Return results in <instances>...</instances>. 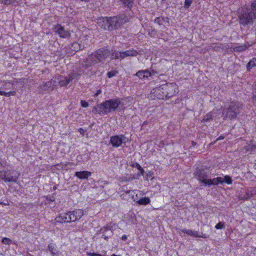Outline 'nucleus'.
Instances as JSON below:
<instances>
[{
    "instance_id": "nucleus-38",
    "label": "nucleus",
    "mask_w": 256,
    "mask_h": 256,
    "mask_svg": "<svg viewBox=\"0 0 256 256\" xmlns=\"http://www.w3.org/2000/svg\"><path fill=\"white\" fill-rule=\"evenodd\" d=\"M182 232L186 234L188 236H192L194 231L191 230L183 229L180 230Z\"/></svg>"
},
{
    "instance_id": "nucleus-52",
    "label": "nucleus",
    "mask_w": 256,
    "mask_h": 256,
    "mask_svg": "<svg viewBox=\"0 0 256 256\" xmlns=\"http://www.w3.org/2000/svg\"><path fill=\"white\" fill-rule=\"evenodd\" d=\"M127 236L126 235H124L122 237V240H126L127 239Z\"/></svg>"
},
{
    "instance_id": "nucleus-3",
    "label": "nucleus",
    "mask_w": 256,
    "mask_h": 256,
    "mask_svg": "<svg viewBox=\"0 0 256 256\" xmlns=\"http://www.w3.org/2000/svg\"><path fill=\"white\" fill-rule=\"evenodd\" d=\"M120 98H116L105 100L100 104L94 106L92 112L100 114H107L116 111L120 104Z\"/></svg>"
},
{
    "instance_id": "nucleus-14",
    "label": "nucleus",
    "mask_w": 256,
    "mask_h": 256,
    "mask_svg": "<svg viewBox=\"0 0 256 256\" xmlns=\"http://www.w3.org/2000/svg\"><path fill=\"white\" fill-rule=\"evenodd\" d=\"M47 250L50 252L52 256H58L60 253L56 244L54 242H50L48 244Z\"/></svg>"
},
{
    "instance_id": "nucleus-61",
    "label": "nucleus",
    "mask_w": 256,
    "mask_h": 256,
    "mask_svg": "<svg viewBox=\"0 0 256 256\" xmlns=\"http://www.w3.org/2000/svg\"><path fill=\"white\" fill-rule=\"evenodd\" d=\"M126 194H129L130 192V190H127L126 192Z\"/></svg>"
},
{
    "instance_id": "nucleus-40",
    "label": "nucleus",
    "mask_w": 256,
    "mask_h": 256,
    "mask_svg": "<svg viewBox=\"0 0 256 256\" xmlns=\"http://www.w3.org/2000/svg\"><path fill=\"white\" fill-rule=\"evenodd\" d=\"M192 2V0H185L184 6L186 8H188Z\"/></svg>"
},
{
    "instance_id": "nucleus-43",
    "label": "nucleus",
    "mask_w": 256,
    "mask_h": 256,
    "mask_svg": "<svg viewBox=\"0 0 256 256\" xmlns=\"http://www.w3.org/2000/svg\"><path fill=\"white\" fill-rule=\"evenodd\" d=\"M202 234H199L198 232L194 231L193 234L192 236H194L196 238H204Z\"/></svg>"
},
{
    "instance_id": "nucleus-22",
    "label": "nucleus",
    "mask_w": 256,
    "mask_h": 256,
    "mask_svg": "<svg viewBox=\"0 0 256 256\" xmlns=\"http://www.w3.org/2000/svg\"><path fill=\"white\" fill-rule=\"evenodd\" d=\"M121 4L125 7L131 9L134 5V0H120Z\"/></svg>"
},
{
    "instance_id": "nucleus-21",
    "label": "nucleus",
    "mask_w": 256,
    "mask_h": 256,
    "mask_svg": "<svg viewBox=\"0 0 256 256\" xmlns=\"http://www.w3.org/2000/svg\"><path fill=\"white\" fill-rule=\"evenodd\" d=\"M58 77L59 78L58 81V85L60 86H65L70 83L67 76H62L58 75Z\"/></svg>"
},
{
    "instance_id": "nucleus-28",
    "label": "nucleus",
    "mask_w": 256,
    "mask_h": 256,
    "mask_svg": "<svg viewBox=\"0 0 256 256\" xmlns=\"http://www.w3.org/2000/svg\"><path fill=\"white\" fill-rule=\"evenodd\" d=\"M164 20H168V17H157L154 19V22L159 26H161L164 22Z\"/></svg>"
},
{
    "instance_id": "nucleus-45",
    "label": "nucleus",
    "mask_w": 256,
    "mask_h": 256,
    "mask_svg": "<svg viewBox=\"0 0 256 256\" xmlns=\"http://www.w3.org/2000/svg\"><path fill=\"white\" fill-rule=\"evenodd\" d=\"M109 230V228L106 226H104L100 229V232L102 233H105Z\"/></svg>"
},
{
    "instance_id": "nucleus-33",
    "label": "nucleus",
    "mask_w": 256,
    "mask_h": 256,
    "mask_svg": "<svg viewBox=\"0 0 256 256\" xmlns=\"http://www.w3.org/2000/svg\"><path fill=\"white\" fill-rule=\"evenodd\" d=\"M222 181H223V184L224 182H225L228 184H230L232 182V180L231 177L230 176H224V177L223 178Z\"/></svg>"
},
{
    "instance_id": "nucleus-26",
    "label": "nucleus",
    "mask_w": 256,
    "mask_h": 256,
    "mask_svg": "<svg viewBox=\"0 0 256 256\" xmlns=\"http://www.w3.org/2000/svg\"><path fill=\"white\" fill-rule=\"evenodd\" d=\"M248 46L246 44L237 46L233 48V50L236 52H242L248 49Z\"/></svg>"
},
{
    "instance_id": "nucleus-4",
    "label": "nucleus",
    "mask_w": 256,
    "mask_h": 256,
    "mask_svg": "<svg viewBox=\"0 0 256 256\" xmlns=\"http://www.w3.org/2000/svg\"><path fill=\"white\" fill-rule=\"evenodd\" d=\"M242 104L238 102H232L226 104L222 109V116L224 119L236 118L241 112Z\"/></svg>"
},
{
    "instance_id": "nucleus-19",
    "label": "nucleus",
    "mask_w": 256,
    "mask_h": 256,
    "mask_svg": "<svg viewBox=\"0 0 256 256\" xmlns=\"http://www.w3.org/2000/svg\"><path fill=\"white\" fill-rule=\"evenodd\" d=\"M223 178L222 177H217L216 178H214L213 179L209 180L208 183L207 184V186H210L212 185H218L219 184H223Z\"/></svg>"
},
{
    "instance_id": "nucleus-44",
    "label": "nucleus",
    "mask_w": 256,
    "mask_h": 256,
    "mask_svg": "<svg viewBox=\"0 0 256 256\" xmlns=\"http://www.w3.org/2000/svg\"><path fill=\"white\" fill-rule=\"evenodd\" d=\"M135 178V177L134 176H133L132 177H130L128 178H127L126 177H124L122 178V181H124V182H128V181H130V180H132L133 179H134Z\"/></svg>"
},
{
    "instance_id": "nucleus-53",
    "label": "nucleus",
    "mask_w": 256,
    "mask_h": 256,
    "mask_svg": "<svg viewBox=\"0 0 256 256\" xmlns=\"http://www.w3.org/2000/svg\"><path fill=\"white\" fill-rule=\"evenodd\" d=\"M64 50H65V52H66V54H68L67 53V51H68V52H72V50H71L70 49H69V50H67L66 49V47L64 48Z\"/></svg>"
},
{
    "instance_id": "nucleus-54",
    "label": "nucleus",
    "mask_w": 256,
    "mask_h": 256,
    "mask_svg": "<svg viewBox=\"0 0 256 256\" xmlns=\"http://www.w3.org/2000/svg\"><path fill=\"white\" fill-rule=\"evenodd\" d=\"M224 138V136H220L217 139H216V140H223Z\"/></svg>"
},
{
    "instance_id": "nucleus-51",
    "label": "nucleus",
    "mask_w": 256,
    "mask_h": 256,
    "mask_svg": "<svg viewBox=\"0 0 256 256\" xmlns=\"http://www.w3.org/2000/svg\"><path fill=\"white\" fill-rule=\"evenodd\" d=\"M102 92L101 90H98L96 91V92L94 94V96H97L98 94H100Z\"/></svg>"
},
{
    "instance_id": "nucleus-1",
    "label": "nucleus",
    "mask_w": 256,
    "mask_h": 256,
    "mask_svg": "<svg viewBox=\"0 0 256 256\" xmlns=\"http://www.w3.org/2000/svg\"><path fill=\"white\" fill-rule=\"evenodd\" d=\"M129 20L130 18L124 14L114 16H106L99 22V26L105 30L112 31L118 29Z\"/></svg>"
},
{
    "instance_id": "nucleus-23",
    "label": "nucleus",
    "mask_w": 256,
    "mask_h": 256,
    "mask_svg": "<svg viewBox=\"0 0 256 256\" xmlns=\"http://www.w3.org/2000/svg\"><path fill=\"white\" fill-rule=\"evenodd\" d=\"M110 58L112 60L123 59L122 52L114 50L110 54Z\"/></svg>"
},
{
    "instance_id": "nucleus-60",
    "label": "nucleus",
    "mask_w": 256,
    "mask_h": 256,
    "mask_svg": "<svg viewBox=\"0 0 256 256\" xmlns=\"http://www.w3.org/2000/svg\"><path fill=\"white\" fill-rule=\"evenodd\" d=\"M168 20H169V19L168 20H164V22H166L168 23L169 22Z\"/></svg>"
},
{
    "instance_id": "nucleus-11",
    "label": "nucleus",
    "mask_w": 256,
    "mask_h": 256,
    "mask_svg": "<svg viewBox=\"0 0 256 256\" xmlns=\"http://www.w3.org/2000/svg\"><path fill=\"white\" fill-rule=\"evenodd\" d=\"M126 139L123 134L113 136L110 138V143L114 148L120 146Z\"/></svg>"
},
{
    "instance_id": "nucleus-49",
    "label": "nucleus",
    "mask_w": 256,
    "mask_h": 256,
    "mask_svg": "<svg viewBox=\"0 0 256 256\" xmlns=\"http://www.w3.org/2000/svg\"><path fill=\"white\" fill-rule=\"evenodd\" d=\"M112 232H110V235H109L108 236H106L105 234H102V238H104L105 240H108V236H110V235H112Z\"/></svg>"
},
{
    "instance_id": "nucleus-20",
    "label": "nucleus",
    "mask_w": 256,
    "mask_h": 256,
    "mask_svg": "<svg viewBox=\"0 0 256 256\" xmlns=\"http://www.w3.org/2000/svg\"><path fill=\"white\" fill-rule=\"evenodd\" d=\"M138 54V52L133 48L122 52L123 59L128 56H134Z\"/></svg>"
},
{
    "instance_id": "nucleus-16",
    "label": "nucleus",
    "mask_w": 256,
    "mask_h": 256,
    "mask_svg": "<svg viewBox=\"0 0 256 256\" xmlns=\"http://www.w3.org/2000/svg\"><path fill=\"white\" fill-rule=\"evenodd\" d=\"M91 175L92 172L87 170L76 172L74 174L76 177L80 180L88 179Z\"/></svg>"
},
{
    "instance_id": "nucleus-13",
    "label": "nucleus",
    "mask_w": 256,
    "mask_h": 256,
    "mask_svg": "<svg viewBox=\"0 0 256 256\" xmlns=\"http://www.w3.org/2000/svg\"><path fill=\"white\" fill-rule=\"evenodd\" d=\"M164 87L163 84L161 86L156 88L152 90V95L158 99H166L164 91L162 90Z\"/></svg>"
},
{
    "instance_id": "nucleus-5",
    "label": "nucleus",
    "mask_w": 256,
    "mask_h": 256,
    "mask_svg": "<svg viewBox=\"0 0 256 256\" xmlns=\"http://www.w3.org/2000/svg\"><path fill=\"white\" fill-rule=\"evenodd\" d=\"M83 215V210L80 209H78L72 212L62 213L58 216L56 217L55 220L56 222L60 223L74 222L80 220Z\"/></svg>"
},
{
    "instance_id": "nucleus-32",
    "label": "nucleus",
    "mask_w": 256,
    "mask_h": 256,
    "mask_svg": "<svg viewBox=\"0 0 256 256\" xmlns=\"http://www.w3.org/2000/svg\"><path fill=\"white\" fill-rule=\"evenodd\" d=\"M132 167H136V168L140 172V174L142 176H144V170L141 167V166L139 164L138 162H134L132 164Z\"/></svg>"
},
{
    "instance_id": "nucleus-15",
    "label": "nucleus",
    "mask_w": 256,
    "mask_h": 256,
    "mask_svg": "<svg viewBox=\"0 0 256 256\" xmlns=\"http://www.w3.org/2000/svg\"><path fill=\"white\" fill-rule=\"evenodd\" d=\"M80 46L79 44L78 43L76 42H74L72 44L66 47V49L67 50L70 49L72 50V52H68L67 51V53L68 54V56L72 55L74 54L76 52H78L80 50Z\"/></svg>"
},
{
    "instance_id": "nucleus-50",
    "label": "nucleus",
    "mask_w": 256,
    "mask_h": 256,
    "mask_svg": "<svg viewBox=\"0 0 256 256\" xmlns=\"http://www.w3.org/2000/svg\"><path fill=\"white\" fill-rule=\"evenodd\" d=\"M149 73L150 74V77L154 76L155 74H156V72L154 70H149Z\"/></svg>"
},
{
    "instance_id": "nucleus-7",
    "label": "nucleus",
    "mask_w": 256,
    "mask_h": 256,
    "mask_svg": "<svg viewBox=\"0 0 256 256\" xmlns=\"http://www.w3.org/2000/svg\"><path fill=\"white\" fill-rule=\"evenodd\" d=\"M194 176L200 182L205 186H207L209 180V175L208 170L204 168H196L194 173Z\"/></svg>"
},
{
    "instance_id": "nucleus-56",
    "label": "nucleus",
    "mask_w": 256,
    "mask_h": 256,
    "mask_svg": "<svg viewBox=\"0 0 256 256\" xmlns=\"http://www.w3.org/2000/svg\"><path fill=\"white\" fill-rule=\"evenodd\" d=\"M0 204H3V205H5V206L8 205V204H6V203H4V202H0Z\"/></svg>"
},
{
    "instance_id": "nucleus-47",
    "label": "nucleus",
    "mask_w": 256,
    "mask_h": 256,
    "mask_svg": "<svg viewBox=\"0 0 256 256\" xmlns=\"http://www.w3.org/2000/svg\"><path fill=\"white\" fill-rule=\"evenodd\" d=\"M88 255L89 256H102L100 254H96L95 252H88Z\"/></svg>"
},
{
    "instance_id": "nucleus-48",
    "label": "nucleus",
    "mask_w": 256,
    "mask_h": 256,
    "mask_svg": "<svg viewBox=\"0 0 256 256\" xmlns=\"http://www.w3.org/2000/svg\"><path fill=\"white\" fill-rule=\"evenodd\" d=\"M78 132L82 135V136H84V134L86 132V130L82 128H80L78 130Z\"/></svg>"
},
{
    "instance_id": "nucleus-29",
    "label": "nucleus",
    "mask_w": 256,
    "mask_h": 256,
    "mask_svg": "<svg viewBox=\"0 0 256 256\" xmlns=\"http://www.w3.org/2000/svg\"><path fill=\"white\" fill-rule=\"evenodd\" d=\"M212 120V112H210L208 114H207L206 115H205L202 119V122H209L210 120Z\"/></svg>"
},
{
    "instance_id": "nucleus-41",
    "label": "nucleus",
    "mask_w": 256,
    "mask_h": 256,
    "mask_svg": "<svg viewBox=\"0 0 256 256\" xmlns=\"http://www.w3.org/2000/svg\"><path fill=\"white\" fill-rule=\"evenodd\" d=\"M8 163L6 161H2L0 162V171H2V170L3 169L4 166H8Z\"/></svg>"
},
{
    "instance_id": "nucleus-39",
    "label": "nucleus",
    "mask_w": 256,
    "mask_h": 256,
    "mask_svg": "<svg viewBox=\"0 0 256 256\" xmlns=\"http://www.w3.org/2000/svg\"><path fill=\"white\" fill-rule=\"evenodd\" d=\"M11 242V240L7 238H4L2 240V242L5 244H10Z\"/></svg>"
},
{
    "instance_id": "nucleus-25",
    "label": "nucleus",
    "mask_w": 256,
    "mask_h": 256,
    "mask_svg": "<svg viewBox=\"0 0 256 256\" xmlns=\"http://www.w3.org/2000/svg\"><path fill=\"white\" fill-rule=\"evenodd\" d=\"M150 200L148 197L142 198L136 202L140 205H147L150 204Z\"/></svg>"
},
{
    "instance_id": "nucleus-36",
    "label": "nucleus",
    "mask_w": 256,
    "mask_h": 256,
    "mask_svg": "<svg viewBox=\"0 0 256 256\" xmlns=\"http://www.w3.org/2000/svg\"><path fill=\"white\" fill-rule=\"evenodd\" d=\"M16 94V92L15 91H11L9 92H3L2 95L6 97H9L10 96H14Z\"/></svg>"
},
{
    "instance_id": "nucleus-62",
    "label": "nucleus",
    "mask_w": 256,
    "mask_h": 256,
    "mask_svg": "<svg viewBox=\"0 0 256 256\" xmlns=\"http://www.w3.org/2000/svg\"><path fill=\"white\" fill-rule=\"evenodd\" d=\"M0 2H1V0H0Z\"/></svg>"
},
{
    "instance_id": "nucleus-31",
    "label": "nucleus",
    "mask_w": 256,
    "mask_h": 256,
    "mask_svg": "<svg viewBox=\"0 0 256 256\" xmlns=\"http://www.w3.org/2000/svg\"><path fill=\"white\" fill-rule=\"evenodd\" d=\"M58 80H59V78L58 77V76L56 77H55V78L51 79L50 80V82L52 86L54 88H56L58 86Z\"/></svg>"
},
{
    "instance_id": "nucleus-24",
    "label": "nucleus",
    "mask_w": 256,
    "mask_h": 256,
    "mask_svg": "<svg viewBox=\"0 0 256 256\" xmlns=\"http://www.w3.org/2000/svg\"><path fill=\"white\" fill-rule=\"evenodd\" d=\"M80 76V74L77 72L72 71L68 76V80L70 82H72L74 80H78Z\"/></svg>"
},
{
    "instance_id": "nucleus-57",
    "label": "nucleus",
    "mask_w": 256,
    "mask_h": 256,
    "mask_svg": "<svg viewBox=\"0 0 256 256\" xmlns=\"http://www.w3.org/2000/svg\"><path fill=\"white\" fill-rule=\"evenodd\" d=\"M192 144L193 146H194L196 145V142H194L192 141Z\"/></svg>"
},
{
    "instance_id": "nucleus-9",
    "label": "nucleus",
    "mask_w": 256,
    "mask_h": 256,
    "mask_svg": "<svg viewBox=\"0 0 256 256\" xmlns=\"http://www.w3.org/2000/svg\"><path fill=\"white\" fill-rule=\"evenodd\" d=\"M100 62L94 52L89 55L86 59L81 62V64L84 68L86 69L92 65Z\"/></svg>"
},
{
    "instance_id": "nucleus-12",
    "label": "nucleus",
    "mask_w": 256,
    "mask_h": 256,
    "mask_svg": "<svg viewBox=\"0 0 256 256\" xmlns=\"http://www.w3.org/2000/svg\"><path fill=\"white\" fill-rule=\"evenodd\" d=\"M94 53L100 62H102L104 60L108 58L110 54V51L106 48H101L94 52Z\"/></svg>"
},
{
    "instance_id": "nucleus-35",
    "label": "nucleus",
    "mask_w": 256,
    "mask_h": 256,
    "mask_svg": "<svg viewBox=\"0 0 256 256\" xmlns=\"http://www.w3.org/2000/svg\"><path fill=\"white\" fill-rule=\"evenodd\" d=\"M118 74V71L116 70L109 72L107 73V76L108 78H111L113 76H116Z\"/></svg>"
},
{
    "instance_id": "nucleus-30",
    "label": "nucleus",
    "mask_w": 256,
    "mask_h": 256,
    "mask_svg": "<svg viewBox=\"0 0 256 256\" xmlns=\"http://www.w3.org/2000/svg\"><path fill=\"white\" fill-rule=\"evenodd\" d=\"M1 3L5 5L14 4H18L17 0H1Z\"/></svg>"
},
{
    "instance_id": "nucleus-27",
    "label": "nucleus",
    "mask_w": 256,
    "mask_h": 256,
    "mask_svg": "<svg viewBox=\"0 0 256 256\" xmlns=\"http://www.w3.org/2000/svg\"><path fill=\"white\" fill-rule=\"evenodd\" d=\"M256 66V58H254L250 60L246 65V68L248 72L250 70V69Z\"/></svg>"
},
{
    "instance_id": "nucleus-46",
    "label": "nucleus",
    "mask_w": 256,
    "mask_h": 256,
    "mask_svg": "<svg viewBox=\"0 0 256 256\" xmlns=\"http://www.w3.org/2000/svg\"><path fill=\"white\" fill-rule=\"evenodd\" d=\"M152 173L150 172H148L146 173V180H148V178H152Z\"/></svg>"
},
{
    "instance_id": "nucleus-37",
    "label": "nucleus",
    "mask_w": 256,
    "mask_h": 256,
    "mask_svg": "<svg viewBox=\"0 0 256 256\" xmlns=\"http://www.w3.org/2000/svg\"><path fill=\"white\" fill-rule=\"evenodd\" d=\"M215 228L217 230L223 229L224 228V222H219L216 226Z\"/></svg>"
},
{
    "instance_id": "nucleus-18",
    "label": "nucleus",
    "mask_w": 256,
    "mask_h": 256,
    "mask_svg": "<svg viewBox=\"0 0 256 256\" xmlns=\"http://www.w3.org/2000/svg\"><path fill=\"white\" fill-rule=\"evenodd\" d=\"M38 88L40 92H43L46 90L52 91L54 89L52 86L50 81H48L40 85Z\"/></svg>"
},
{
    "instance_id": "nucleus-55",
    "label": "nucleus",
    "mask_w": 256,
    "mask_h": 256,
    "mask_svg": "<svg viewBox=\"0 0 256 256\" xmlns=\"http://www.w3.org/2000/svg\"><path fill=\"white\" fill-rule=\"evenodd\" d=\"M246 194H248V196H246V198L247 199L250 198L252 196V194H249L248 192H247Z\"/></svg>"
},
{
    "instance_id": "nucleus-10",
    "label": "nucleus",
    "mask_w": 256,
    "mask_h": 256,
    "mask_svg": "<svg viewBox=\"0 0 256 256\" xmlns=\"http://www.w3.org/2000/svg\"><path fill=\"white\" fill-rule=\"evenodd\" d=\"M52 30L54 32L63 38H68L70 36V32L68 30H66L64 27L61 24H57L55 25L53 27Z\"/></svg>"
},
{
    "instance_id": "nucleus-6",
    "label": "nucleus",
    "mask_w": 256,
    "mask_h": 256,
    "mask_svg": "<svg viewBox=\"0 0 256 256\" xmlns=\"http://www.w3.org/2000/svg\"><path fill=\"white\" fill-rule=\"evenodd\" d=\"M10 165L4 166L0 171V178L6 182L16 183L20 176V172L17 170L10 169Z\"/></svg>"
},
{
    "instance_id": "nucleus-34",
    "label": "nucleus",
    "mask_w": 256,
    "mask_h": 256,
    "mask_svg": "<svg viewBox=\"0 0 256 256\" xmlns=\"http://www.w3.org/2000/svg\"><path fill=\"white\" fill-rule=\"evenodd\" d=\"M255 148L256 146L252 143H250L245 146V150L246 152L253 151L255 150Z\"/></svg>"
},
{
    "instance_id": "nucleus-58",
    "label": "nucleus",
    "mask_w": 256,
    "mask_h": 256,
    "mask_svg": "<svg viewBox=\"0 0 256 256\" xmlns=\"http://www.w3.org/2000/svg\"><path fill=\"white\" fill-rule=\"evenodd\" d=\"M2 94H3V91H1V90H0V96H3V95H2Z\"/></svg>"
},
{
    "instance_id": "nucleus-17",
    "label": "nucleus",
    "mask_w": 256,
    "mask_h": 256,
    "mask_svg": "<svg viewBox=\"0 0 256 256\" xmlns=\"http://www.w3.org/2000/svg\"><path fill=\"white\" fill-rule=\"evenodd\" d=\"M141 80L148 79L150 77V74L149 73V70H141L138 71L135 74Z\"/></svg>"
},
{
    "instance_id": "nucleus-59",
    "label": "nucleus",
    "mask_w": 256,
    "mask_h": 256,
    "mask_svg": "<svg viewBox=\"0 0 256 256\" xmlns=\"http://www.w3.org/2000/svg\"><path fill=\"white\" fill-rule=\"evenodd\" d=\"M82 2H88L90 0H81Z\"/></svg>"
},
{
    "instance_id": "nucleus-2",
    "label": "nucleus",
    "mask_w": 256,
    "mask_h": 256,
    "mask_svg": "<svg viewBox=\"0 0 256 256\" xmlns=\"http://www.w3.org/2000/svg\"><path fill=\"white\" fill-rule=\"evenodd\" d=\"M239 23L243 26L252 24L256 19V0H253L250 6H244L238 12Z\"/></svg>"
},
{
    "instance_id": "nucleus-42",
    "label": "nucleus",
    "mask_w": 256,
    "mask_h": 256,
    "mask_svg": "<svg viewBox=\"0 0 256 256\" xmlns=\"http://www.w3.org/2000/svg\"><path fill=\"white\" fill-rule=\"evenodd\" d=\"M80 104H81L82 106L83 107V108H87L89 106L88 103V102H86V101L84 100H82L80 101Z\"/></svg>"
},
{
    "instance_id": "nucleus-8",
    "label": "nucleus",
    "mask_w": 256,
    "mask_h": 256,
    "mask_svg": "<svg viewBox=\"0 0 256 256\" xmlns=\"http://www.w3.org/2000/svg\"><path fill=\"white\" fill-rule=\"evenodd\" d=\"M166 99L170 98L176 95L178 86L175 83H166L163 84Z\"/></svg>"
}]
</instances>
